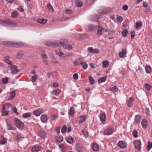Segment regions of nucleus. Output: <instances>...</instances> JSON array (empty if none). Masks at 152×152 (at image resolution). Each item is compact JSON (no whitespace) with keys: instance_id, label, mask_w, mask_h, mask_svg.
Listing matches in <instances>:
<instances>
[{"instance_id":"obj_1","label":"nucleus","mask_w":152,"mask_h":152,"mask_svg":"<svg viewBox=\"0 0 152 152\" xmlns=\"http://www.w3.org/2000/svg\"><path fill=\"white\" fill-rule=\"evenodd\" d=\"M2 44L7 47H14L20 48L25 46L24 43L20 42H13L11 41L3 42Z\"/></svg>"},{"instance_id":"obj_2","label":"nucleus","mask_w":152,"mask_h":152,"mask_svg":"<svg viewBox=\"0 0 152 152\" xmlns=\"http://www.w3.org/2000/svg\"><path fill=\"white\" fill-rule=\"evenodd\" d=\"M14 121L16 125L17 126L19 129L22 128L24 126V124L23 123L20 121L19 119L17 118H15Z\"/></svg>"},{"instance_id":"obj_3","label":"nucleus","mask_w":152,"mask_h":152,"mask_svg":"<svg viewBox=\"0 0 152 152\" xmlns=\"http://www.w3.org/2000/svg\"><path fill=\"white\" fill-rule=\"evenodd\" d=\"M115 130L113 128L108 127L107 128L104 132V135H108L111 134L114 132Z\"/></svg>"},{"instance_id":"obj_4","label":"nucleus","mask_w":152,"mask_h":152,"mask_svg":"<svg viewBox=\"0 0 152 152\" xmlns=\"http://www.w3.org/2000/svg\"><path fill=\"white\" fill-rule=\"evenodd\" d=\"M135 148L137 149L138 151L141 150V142L139 140H137L134 142Z\"/></svg>"},{"instance_id":"obj_5","label":"nucleus","mask_w":152,"mask_h":152,"mask_svg":"<svg viewBox=\"0 0 152 152\" xmlns=\"http://www.w3.org/2000/svg\"><path fill=\"white\" fill-rule=\"evenodd\" d=\"M97 27L98 29L96 35L97 36H100L102 34V31L104 30V28L100 25H98Z\"/></svg>"},{"instance_id":"obj_6","label":"nucleus","mask_w":152,"mask_h":152,"mask_svg":"<svg viewBox=\"0 0 152 152\" xmlns=\"http://www.w3.org/2000/svg\"><path fill=\"white\" fill-rule=\"evenodd\" d=\"M45 44L48 46L53 47L58 46L59 44L57 42H48L46 43Z\"/></svg>"},{"instance_id":"obj_7","label":"nucleus","mask_w":152,"mask_h":152,"mask_svg":"<svg viewBox=\"0 0 152 152\" xmlns=\"http://www.w3.org/2000/svg\"><path fill=\"white\" fill-rule=\"evenodd\" d=\"M46 134V133L45 131L42 129L39 130L37 133V135L40 137L44 138Z\"/></svg>"},{"instance_id":"obj_8","label":"nucleus","mask_w":152,"mask_h":152,"mask_svg":"<svg viewBox=\"0 0 152 152\" xmlns=\"http://www.w3.org/2000/svg\"><path fill=\"white\" fill-rule=\"evenodd\" d=\"M12 73L14 75L16 74L19 72L18 69H17V67L15 65L12 66H11Z\"/></svg>"},{"instance_id":"obj_9","label":"nucleus","mask_w":152,"mask_h":152,"mask_svg":"<svg viewBox=\"0 0 152 152\" xmlns=\"http://www.w3.org/2000/svg\"><path fill=\"white\" fill-rule=\"evenodd\" d=\"M126 143L121 141H119L117 144V145L122 148H124L126 146Z\"/></svg>"},{"instance_id":"obj_10","label":"nucleus","mask_w":152,"mask_h":152,"mask_svg":"<svg viewBox=\"0 0 152 152\" xmlns=\"http://www.w3.org/2000/svg\"><path fill=\"white\" fill-rule=\"evenodd\" d=\"M57 43H58L59 44L58 46L60 45H61L64 48L66 45H67L68 43V41L67 40L65 39H62L59 42H57Z\"/></svg>"},{"instance_id":"obj_11","label":"nucleus","mask_w":152,"mask_h":152,"mask_svg":"<svg viewBox=\"0 0 152 152\" xmlns=\"http://www.w3.org/2000/svg\"><path fill=\"white\" fill-rule=\"evenodd\" d=\"M100 119L102 122L105 121L106 120V114L104 112H102L100 114Z\"/></svg>"},{"instance_id":"obj_12","label":"nucleus","mask_w":152,"mask_h":152,"mask_svg":"<svg viewBox=\"0 0 152 152\" xmlns=\"http://www.w3.org/2000/svg\"><path fill=\"white\" fill-rule=\"evenodd\" d=\"M78 61L79 63L80 64L82 65L84 69H86L87 68L88 66L86 62H84L81 59H79L78 60Z\"/></svg>"},{"instance_id":"obj_13","label":"nucleus","mask_w":152,"mask_h":152,"mask_svg":"<svg viewBox=\"0 0 152 152\" xmlns=\"http://www.w3.org/2000/svg\"><path fill=\"white\" fill-rule=\"evenodd\" d=\"M43 110L41 108H39L33 112L35 116H39L42 113Z\"/></svg>"},{"instance_id":"obj_14","label":"nucleus","mask_w":152,"mask_h":152,"mask_svg":"<svg viewBox=\"0 0 152 152\" xmlns=\"http://www.w3.org/2000/svg\"><path fill=\"white\" fill-rule=\"evenodd\" d=\"M76 148L78 152H82L83 147L82 144L78 143L76 145Z\"/></svg>"},{"instance_id":"obj_15","label":"nucleus","mask_w":152,"mask_h":152,"mask_svg":"<svg viewBox=\"0 0 152 152\" xmlns=\"http://www.w3.org/2000/svg\"><path fill=\"white\" fill-rule=\"evenodd\" d=\"M89 51L92 53H98L99 52V50L97 49H94L92 47H89L88 48Z\"/></svg>"},{"instance_id":"obj_16","label":"nucleus","mask_w":152,"mask_h":152,"mask_svg":"<svg viewBox=\"0 0 152 152\" xmlns=\"http://www.w3.org/2000/svg\"><path fill=\"white\" fill-rule=\"evenodd\" d=\"M92 150L95 151H97L99 150V147L96 143L94 142L92 143L91 146Z\"/></svg>"},{"instance_id":"obj_17","label":"nucleus","mask_w":152,"mask_h":152,"mask_svg":"<svg viewBox=\"0 0 152 152\" xmlns=\"http://www.w3.org/2000/svg\"><path fill=\"white\" fill-rule=\"evenodd\" d=\"M89 31H91L95 30L97 28V26L93 25V24H89L88 26Z\"/></svg>"},{"instance_id":"obj_18","label":"nucleus","mask_w":152,"mask_h":152,"mask_svg":"<svg viewBox=\"0 0 152 152\" xmlns=\"http://www.w3.org/2000/svg\"><path fill=\"white\" fill-rule=\"evenodd\" d=\"M134 99L131 97L129 98L127 101L128 105L129 107H131L133 105V102L134 101Z\"/></svg>"},{"instance_id":"obj_19","label":"nucleus","mask_w":152,"mask_h":152,"mask_svg":"<svg viewBox=\"0 0 152 152\" xmlns=\"http://www.w3.org/2000/svg\"><path fill=\"white\" fill-rule=\"evenodd\" d=\"M41 147L40 146H34L31 149L32 152H37L39 151L41 149Z\"/></svg>"},{"instance_id":"obj_20","label":"nucleus","mask_w":152,"mask_h":152,"mask_svg":"<svg viewBox=\"0 0 152 152\" xmlns=\"http://www.w3.org/2000/svg\"><path fill=\"white\" fill-rule=\"evenodd\" d=\"M7 129L9 130H14L15 128L12 126V124L10 123L7 121H6Z\"/></svg>"},{"instance_id":"obj_21","label":"nucleus","mask_w":152,"mask_h":152,"mask_svg":"<svg viewBox=\"0 0 152 152\" xmlns=\"http://www.w3.org/2000/svg\"><path fill=\"white\" fill-rule=\"evenodd\" d=\"M15 96V90L12 91L10 93V99L9 100H12L13 99Z\"/></svg>"},{"instance_id":"obj_22","label":"nucleus","mask_w":152,"mask_h":152,"mask_svg":"<svg viewBox=\"0 0 152 152\" xmlns=\"http://www.w3.org/2000/svg\"><path fill=\"white\" fill-rule=\"evenodd\" d=\"M9 58L10 57L9 56L5 57L4 58V61L6 63L9 65H12V62L9 60Z\"/></svg>"},{"instance_id":"obj_23","label":"nucleus","mask_w":152,"mask_h":152,"mask_svg":"<svg viewBox=\"0 0 152 152\" xmlns=\"http://www.w3.org/2000/svg\"><path fill=\"white\" fill-rule=\"evenodd\" d=\"M141 117L139 115H137L136 116L134 120L136 123L138 124L140 123Z\"/></svg>"},{"instance_id":"obj_24","label":"nucleus","mask_w":152,"mask_h":152,"mask_svg":"<svg viewBox=\"0 0 152 152\" xmlns=\"http://www.w3.org/2000/svg\"><path fill=\"white\" fill-rule=\"evenodd\" d=\"M41 120L43 123L46 122L48 120L47 115H42L41 117Z\"/></svg>"},{"instance_id":"obj_25","label":"nucleus","mask_w":152,"mask_h":152,"mask_svg":"<svg viewBox=\"0 0 152 152\" xmlns=\"http://www.w3.org/2000/svg\"><path fill=\"white\" fill-rule=\"evenodd\" d=\"M91 18L93 21L95 22H98L99 19L97 15H93L91 17Z\"/></svg>"},{"instance_id":"obj_26","label":"nucleus","mask_w":152,"mask_h":152,"mask_svg":"<svg viewBox=\"0 0 152 152\" xmlns=\"http://www.w3.org/2000/svg\"><path fill=\"white\" fill-rule=\"evenodd\" d=\"M66 140L67 142L70 144H72L73 142L74 138L72 137H66Z\"/></svg>"},{"instance_id":"obj_27","label":"nucleus","mask_w":152,"mask_h":152,"mask_svg":"<svg viewBox=\"0 0 152 152\" xmlns=\"http://www.w3.org/2000/svg\"><path fill=\"white\" fill-rule=\"evenodd\" d=\"M47 20L46 19L44 18L42 19H39L37 20V22L39 23L42 24H44L45 23L47 22Z\"/></svg>"},{"instance_id":"obj_28","label":"nucleus","mask_w":152,"mask_h":152,"mask_svg":"<svg viewBox=\"0 0 152 152\" xmlns=\"http://www.w3.org/2000/svg\"><path fill=\"white\" fill-rule=\"evenodd\" d=\"M74 114V108L73 107H70V109L68 112L69 115L71 117L73 116Z\"/></svg>"},{"instance_id":"obj_29","label":"nucleus","mask_w":152,"mask_h":152,"mask_svg":"<svg viewBox=\"0 0 152 152\" xmlns=\"http://www.w3.org/2000/svg\"><path fill=\"white\" fill-rule=\"evenodd\" d=\"M126 51L123 50L121 52H120L119 53V56L120 58H124V55L126 54Z\"/></svg>"},{"instance_id":"obj_30","label":"nucleus","mask_w":152,"mask_h":152,"mask_svg":"<svg viewBox=\"0 0 152 152\" xmlns=\"http://www.w3.org/2000/svg\"><path fill=\"white\" fill-rule=\"evenodd\" d=\"M0 24L4 26H8V20L7 21L0 20Z\"/></svg>"},{"instance_id":"obj_31","label":"nucleus","mask_w":152,"mask_h":152,"mask_svg":"<svg viewBox=\"0 0 152 152\" xmlns=\"http://www.w3.org/2000/svg\"><path fill=\"white\" fill-rule=\"evenodd\" d=\"M23 56V52L22 51H19L17 56H16V58L18 59H21Z\"/></svg>"},{"instance_id":"obj_32","label":"nucleus","mask_w":152,"mask_h":152,"mask_svg":"<svg viewBox=\"0 0 152 152\" xmlns=\"http://www.w3.org/2000/svg\"><path fill=\"white\" fill-rule=\"evenodd\" d=\"M141 124L143 128H145L147 127V121L145 119H143L141 122Z\"/></svg>"},{"instance_id":"obj_33","label":"nucleus","mask_w":152,"mask_h":152,"mask_svg":"<svg viewBox=\"0 0 152 152\" xmlns=\"http://www.w3.org/2000/svg\"><path fill=\"white\" fill-rule=\"evenodd\" d=\"M75 3L77 7H80L83 6V3L79 1L76 0L75 1Z\"/></svg>"},{"instance_id":"obj_34","label":"nucleus","mask_w":152,"mask_h":152,"mask_svg":"<svg viewBox=\"0 0 152 152\" xmlns=\"http://www.w3.org/2000/svg\"><path fill=\"white\" fill-rule=\"evenodd\" d=\"M107 77V76H106L99 78L98 80V83H100L104 82L106 80Z\"/></svg>"},{"instance_id":"obj_35","label":"nucleus","mask_w":152,"mask_h":152,"mask_svg":"<svg viewBox=\"0 0 152 152\" xmlns=\"http://www.w3.org/2000/svg\"><path fill=\"white\" fill-rule=\"evenodd\" d=\"M17 25V24L15 22L11 21L9 20H8V25L12 27H15Z\"/></svg>"},{"instance_id":"obj_36","label":"nucleus","mask_w":152,"mask_h":152,"mask_svg":"<svg viewBox=\"0 0 152 152\" xmlns=\"http://www.w3.org/2000/svg\"><path fill=\"white\" fill-rule=\"evenodd\" d=\"M31 115V113L30 112L27 113H25L23 115V117L24 118H27L30 117Z\"/></svg>"},{"instance_id":"obj_37","label":"nucleus","mask_w":152,"mask_h":152,"mask_svg":"<svg viewBox=\"0 0 152 152\" xmlns=\"http://www.w3.org/2000/svg\"><path fill=\"white\" fill-rule=\"evenodd\" d=\"M7 140L3 136H1V139L0 140V142L1 144H4L7 142Z\"/></svg>"},{"instance_id":"obj_38","label":"nucleus","mask_w":152,"mask_h":152,"mask_svg":"<svg viewBox=\"0 0 152 152\" xmlns=\"http://www.w3.org/2000/svg\"><path fill=\"white\" fill-rule=\"evenodd\" d=\"M47 8L51 12H53L54 10L52 6L50 3L48 4L47 5Z\"/></svg>"},{"instance_id":"obj_39","label":"nucleus","mask_w":152,"mask_h":152,"mask_svg":"<svg viewBox=\"0 0 152 152\" xmlns=\"http://www.w3.org/2000/svg\"><path fill=\"white\" fill-rule=\"evenodd\" d=\"M110 90L111 91L115 92L118 91V88L116 86H114L113 87H111Z\"/></svg>"},{"instance_id":"obj_40","label":"nucleus","mask_w":152,"mask_h":152,"mask_svg":"<svg viewBox=\"0 0 152 152\" xmlns=\"http://www.w3.org/2000/svg\"><path fill=\"white\" fill-rule=\"evenodd\" d=\"M79 122L80 123H83L85 120V116H81L79 118Z\"/></svg>"},{"instance_id":"obj_41","label":"nucleus","mask_w":152,"mask_h":152,"mask_svg":"<svg viewBox=\"0 0 152 152\" xmlns=\"http://www.w3.org/2000/svg\"><path fill=\"white\" fill-rule=\"evenodd\" d=\"M61 91L60 90L57 89L56 90H54L53 92V94L55 96H57L61 93Z\"/></svg>"},{"instance_id":"obj_42","label":"nucleus","mask_w":152,"mask_h":152,"mask_svg":"<svg viewBox=\"0 0 152 152\" xmlns=\"http://www.w3.org/2000/svg\"><path fill=\"white\" fill-rule=\"evenodd\" d=\"M142 22L140 21L137 22L135 24V28H139L140 26L142 25Z\"/></svg>"},{"instance_id":"obj_43","label":"nucleus","mask_w":152,"mask_h":152,"mask_svg":"<svg viewBox=\"0 0 152 152\" xmlns=\"http://www.w3.org/2000/svg\"><path fill=\"white\" fill-rule=\"evenodd\" d=\"M2 112L5 116H8L9 115V111L6 110L4 108H2Z\"/></svg>"},{"instance_id":"obj_44","label":"nucleus","mask_w":152,"mask_h":152,"mask_svg":"<svg viewBox=\"0 0 152 152\" xmlns=\"http://www.w3.org/2000/svg\"><path fill=\"white\" fill-rule=\"evenodd\" d=\"M128 30L126 29H124L122 32V34L124 37H125L128 33Z\"/></svg>"},{"instance_id":"obj_45","label":"nucleus","mask_w":152,"mask_h":152,"mask_svg":"<svg viewBox=\"0 0 152 152\" xmlns=\"http://www.w3.org/2000/svg\"><path fill=\"white\" fill-rule=\"evenodd\" d=\"M88 37V35L86 34H81L80 38L82 39H83Z\"/></svg>"},{"instance_id":"obj_46","label":"nucleus","mask_w":152,"mask_h":152,"mask_svg":"<svg viewBox=\"0 0 152 152\" xmlns=\"http://www.w3.org/2000/svg\"><path fill=\"white\" fill-rule=\"evenodd\" d=\"M56 141L59 143L61 142L63 140V138L62 137L60 136L58 137H56Z\"/></svg>"},{"instance_id":"obj_47","label":"nucleus","mask_w":152,"mask_h":152,"mask_svg":"<svg viewBox=\"0 0 152 152\" xmlns=\"http://www.w3.org/2000/svg\"><path fill=\"white\" fill-rule=\"evenodd\" d=\"M145 88L148 91L150 90L151 87V86L149 85L148 83H146L144 85Z\"/></svg>"},{"instance_id":"obj_48","label":"nucleus","mask_w":152,"mask_h":152,"mask_svg":"<svg viewBox=\"0 0 152 152\" xmlns=\"http://www.w3.org/2000/svg\"><path fill=\"white\" fill-rule=\"evenodd\" d=\"M67 129V127L66 125L63 126L61 129V132L63 133H64L66 132Z\"/></svg>"},{"instance_id":"obj_49","label":"nucleus","mask_w":152,"mask_h":152,"mask_svg":"<svg viewBox=\"0 0 152 152\" xmlns=\"http://www.w3.org/2000/svg\"><path fill=\"white\" fill-rule=\"evenodd\" d=\"M58 116L57 115L53 114L50 116L51 119L53 121H55L58 118Z\"/></svg>"},{"instance_id":"obj_50","label":"nucleus","mask_w":152,"mask_h":152,"mask_svg":"<svg viewBox=\"0 0 152 152\" xmlns=\"http://www.w3.org/2000/svg\"><path fill=\"white\" fill-rule=\"evenodd\" d=\"M145 69L146 72L148 73H150L151 71V68L148 66H146L145 67Z\"/></svg>"},{"instance_id":"obj_51","label":"nucleus","mask_w":152,"mask_h":152,"mask_svg":"<svg viewBox=\"0 0 152 152\" xmlns=\"http://www.w3.org/2000/svg\"><path fill=\"white\" fill-rule=\"evenodd\" d=\"M88 79L91 84L92 85L95 82L94 79L92 77L90 76L88 77Z\"/></svg>"},{"instance_id":"obj_52","label":"nucleus","mask_w":152,"mask_h":152,"mask_svg":"<svg viewBox=\"0 0 152 152\" xmlns=\"http://www.w3.org/2000/svg\"><path fill=\"white\" fill-rule=\"evenodd\" d=\"M108 65L109 63L106 61H104L103 62V66L104 67H107L108 66Z\"/></svg>"},{"instance_id":"obj_53","label":"nucleus","mask_w":152,"mask_h":152,"mask_svg":"<svg viewBox=\"0 0 152 152\" xmlns=\"http://www.w3.org/2000/svg\"><path fill=\"white\" fill-rule=\"evenodd\" d=\"M8 81V78L7 77H5L2 79V82L4 84H6Z\"/></svg>"},{"instance_id":"obj_54","label":"nucleus","mask_w":152,"mask_h":152,"mask_svg":"<svg viewBox=\"0 0 152 152\" xmlns=\"http://www.w3.org/2000/svg\"><path fill=\"white\" fill-rule=\"evenodd\" d=\"M37 75L36 74L34 76H32L31 77V80L33 82H35L37 79Z\"/></svg>"},{"instance_id":"obj_55","label":"nucleus","mask_w":152,"mask_h":152,"mask_svg":"<svg viewBox=\"0 0 152 152\" xmlns=\"http://www.w3.org/2000/svg\"><path fill=\"white\" fill-rule=\"evenodd\" d=\"M18 15V13L16 12H13L11 14V17L14 18H16Z\"/></svg>"},{"instance_id":"obj_56","label":"nucleus","mask_w":152,"mask_h":152,"mask_svg":"<svg viewBox=\"0 0 152 152\" xmlns=\"http://www.w3.org/2000/svg\"><path fill=\"white\" fill-rule=\"evenodd\" d=\"M23 138V137H21L20 135H17L16 137L17 141L18 142H19V141L22 140Z\"/></svg>"},{"instance_id":"obj_57","label":"nucleus","mask_w":152,"mask_h":152,"mask_svg":"<svg viewBox=\"0 0 152 152\" xmlns=\"http://www.w3.org/2000/svg\"><path fill=\"white\" fill-rule=\"evenodd\" d=\"M117 22L118 23L121 22L123 20L122 17L120 16H118L117 18Z\"/></svg>"},{"instance_id":"obj_58","label":"nucleus","mask_w":152,"mask_h":152,"mask_svg":"<svg viewBox=\"0 0 152 152\" xmlns=\"http://www.w3.org/2000/svg\"><path fill=\"white\" fill-rule=\"evenodd\" d=\"M55 52L56 55H58L60 56H61L64 55L62 51L58 52V51H56Z\"/></svg>"},{"instance_id":"obj_59","label":"nucleus","mask_w":152,"mask_h":152,"mask_svg":"<svg viewBox=\"0 0 152 152\" xmlns=\"http://www.w3.org/2000/svg\"><path fill=\"white\" fill-rule=\"evenodd\" d=\"M133 136L135 138H136L137 137V130H134L132 133Z\"/></svg>"},{"instance_id":"obj_60","label":"nucleus","mask_w":152,"mask_h":152,"mask_svg":"<svg viewBox=\"0 0 152 152\" xmlns=\"http://www.w3.org/2000/svg\"><path fill=\"white\" fill-rule=\"evenodd\" d=\"M42 53V57L43 58H47V57L45 53V51H42L41 52Z\"/></svg>"},{"instance_id":"obj_61","label":"nucleus","mask_w":152,"mask_h":152,"mask_svg":"<svg viewBox=\"0 0 152 152\" xmlns=\"http://www.w3.org/2000/svg\"><path fill=\"white\" fill-rule=\"evenodd\" d=\"M11 105V104H6L5 105H3L2 108H4L5 110L8 109L10 107V106Z\"/></svg>"},{"instance_id":"obj_62","label":"nucleus","mask_w":152,"mask_h":152,"mask_svg":"<svg viewBox=\"0 0 152 152\" xmlns=\"http://www.w3.org/2000/svg\"><path fill=\"white\" fill-rule=\"evenodd\" d=\"M64 48L65 49L68 50H72V47L70 45H66Z\"/></svg>"},{"instance_id":"obj_63","label":"nucleus","mask_w":152,"mask_h":152,"mask_svg":"<svg viewBox=\"0 0 152 152\" xmlns=\"http://www.w3.org/2000/svg\"><path fill=\"white\" fill-rule=\"evenodd\" d=\"M82 132L86 137H87L88 136V132L86 130H83Z\"/></svg>"},{"instance_id":"obj_64","label":"nucleus","mask_w":152,"mask_h":152,"mask_svg":"<svg viewBox=\"0 0 152 152\" xmlns=\"http://www.w3.org/2000/svg\"><path fill=\"white\" fill-rule=\"evenodd\" d=\"M66 13L68 15H70L72 13V11L69 9H67L66 10Z\"/></svg>"}]
</instances>
